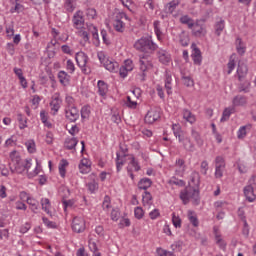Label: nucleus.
I'll return each mask as SVG.
<instances>
[{
  "label": "nucleus",
  "instance_id": "obj_58",
  "mask_svg": "<svg viewBox=\"0 0 256 256\" xmlns=\"http://www.w3.org/2000/svg\"><path fill=\"white\" fill-rule=\"evenodd\" d=\"M78 36L83 39L84 43H89V32L83 30V28L78 30Z\"/></svg>",
  "mask_w": 256,
  "mask_h": 256
},
{
  "label": "nucleus",
  "instance_id": "obj_59",
  "mask_svg": "<svg viewBox=\"0 0 256 256\" xmlns=\"http://www.w3.org/2000/svg\"><path fill=\"white\" fill-rule=\"evenodd\" d=\"M234 70H235V55H232L228 62V75H231V73H233Z\"/></svg>",
  "mask_w": 256,
  "mask_h": 256
},
{
  "label": "nucleus",
  "instance_id": "obj_25",
  "mask_svg": "<svg viewBox=\"0 0 256 256\" xmlns=\"http://www.w3.org/2000/svg\"><path fill=\"white\" fill-rule=\"evenodd\" d=\"M213 231L215 235L216 244L220 247V249L225 251L227 247V243H225L224 239L221 237V233H219V229L217 227H214Z\"/></svg>",
  "mask_w": 256,
  "mask_h": 256
},
{
  "label": "nucleus",
  "instance_id": "obj_60",
  "mask_svg": "<svg viewBox=\"0 0 256 256\" xmlns=\"http://www.w3.org/2000/svg\"><path fill=\"white\" fill-rule=\"evenodd\" d=\"M172 223L176 229H181V218L175 213L172 214Z\"/></svg>",
  "mask_w": 256,
  "mask_h": 256
},
{
  "label": "nucleus",
  "instance_id": "obj_53",
  "mask_svg": "<svg viewBox=\"0 0 256 256\" xmlns=\"http://www.w3.org/2000/svg\"><path fill=\"white\" fill-rule=\"evenodd\" d=\"M125 105L129 109H137V100H133V97L128 95L126 97Z\"/></svg>",
  "mask_w": 256,
  "mask_h": 256
},
{
  "label": "nucleus",
  "instance_id": "obj_52",
  "mask_svg": "<svg viewBox=\"0 0 256 256\" xmlns=\"http://www.w3.org/2000/svg\"><path fill=\"white\" fill-rule=\"evenodd\" d=\"M181 79L186 87H193L195 82L190 76H185V73L181 72Z\"/></svg>",
  "mask_w": 256,
  "mask_h": 256
},
{
  "label": "nucleus",
  "instance_id": "obj_9",
  "mask_svg": "<svg viewBox=\"0 0 256 256\" xmlns=\"http://www.w3.org/2000/svg\"><path fill=\"white\" fill-rule=\"evenodd\" d=\"M72 231L74 233H84L85 229H87V224L85 222V218L81 216H76L72 219Z\"/></svg>",
  "mask_w": 256,
  "mask_h": 256
},
{
  "label": "nucleus",
  "instance_id": "obj_34",
  "mask_svg": "<svg viewBox=\"0 0 256 256\" xmlns=\"http://www.w3.org/2000/svg\"><path fill=\"white\" fill-rule=\"evenodd\" d=\"M179 21L182 25H187L188 29H193L195 26V21L189 15H182Z\"/></svg>",
  "mask_w": 256,
  "mask_h": 256
},
{
  "label": "nucleus",
  "instance_id": "obj_14",
  "mask_svg": "<svg viewBox=\"0 0 256 256\" xmlns=\"http://www.w3.org/2000/svg\"><path fill=\"white\" fill-rule=\"evenodd\" d=\"M65 117L69 123H76L77 120L79 119L80 115L79 114V108H65Z\"/></svg>",
  "mask_w": 256,
  "mask_h": 256
},
{
  "label": "nucleus",
  "instance_id": "obj_7",
  "mask_svg": "<svg viewBox=\"0 0 256 256\" xmlns=\"http://www.w3.org/2000/svg\"><path fill=\"white\" fill-rule=\"evenodd\" d=\"M123 19L129 21V16L125 12H119L115 15L112 25L117 33H125V22Z\"/></svg>",
  "mask_w": 256,
  "mask_h": 256
},
{
  "label": "nucleus",
  "instance_id": "obj_41",
  "mask_svg": "<svg viewBox=\"0 0 256 256\" xmlns=\"http://www.w3.org/2000/svg\"><path fill=\"white\" fill-rule=\"evenodd\" d=\"M154 33L158 39V41H163V32L161 31V22L156 20L153 22Z\"/></svg>",
  "mask_w": 256,
  "mask_h": 256
},
{
  "label": "nucleus",
  "instance_id": "obj_43",
  "mask_svg": "<svg viewBox=\"0 0 256 256\" xmlns=\"http://www.w3.org/2000/svg\"><path fill=\"white\" fill-rule=\"evenodd\" d=\"M188 221L193 225V227H199V219L197 218V214L193 210H188Z\"/></svg>",
  "mask_w": 256,
  "mask_h": 256
},
{
  "label": "nucleus",
  "instance_id": "obj_27",
  "mask_svg": "<svg viewBox=\"0 0 256 256\" xmlns=\"http://www.w3.org/2000/svg\"><path fill=\"white\" fill-rule=\"evenodd\" d=\"M165 89L168 95L173 93V77L166 71L165 74Z\"/></svg>",
  "mask_w": 256,
  "mask_h": 256
},
{
  "label": "nucleus",
  "instance_id": "obj_40",
  "mask_svg": "<svg viewBox=\"0 0 256 256\" xmlns=\"http://www.w3.org/2000/svg\"><path fill=\"white\" fill-rule=\"evenodd\" d=\"M179 5H181V0H172V1H170L166 5L167 13H169L170 15H172V13H175V9H177V7H179Z\"/></svg>",
  "mask_w": 256,
  "mask_h": 256
},
{
  "label": "nucleus",
  "instance_id": "obj_50",
  "mask_svg": "<svg viewBox=\"0 0 256 256\" xmlns=\"http://www.w3.org/2000/svg\"><path fill=\"white\" fill-rule=\"evenodd\" d=\"M25 147H26L28 153H36V151H37V146L35 144V140H33V139L27 140L25 142Z\"/></svg>",
  "mask_w": 256,
  "mask_h": 256
},
{
  "label": "nucleus",
  "instance_id": "obj_26",
  "mask_svg": "<svg viewBox=\"0 0 256 256\" xmlns=\"http://www.w3.org/2000/svg\"><path fill=\"white\" fill-rule=\"evenodd\" d=\"M40 204L42 207V211H44L50 217H53V212H51V201L49 198H41Z\"/></svg>",
  "mask_w": 256,
  "mask_h": 256
},
{
  "label": "nucleus",
  "instance_id": "obj_21",
  "mask_svg": "<svg viewBox=\"0 0 256 256\" xmlns=\"http://www.w3.org/2000/svg\"><path fill=\"white\" fill-rule=\"evenodd\" d=\"M182 117L186 123H190V125H195L197 122V117L195 114L191 113V110L184 108L182 109Z\"/></svg>",
  "mask_w": 256,
  "mask_h": 256
},
{
  "label": "nucleus",
  "instance_id": "obj_56",
  "mask_svg": "<svg viewBox=\"0 0 256 256\" xmlns=\"http://www.w3.org/2000/svg\"><path fill=\"white\" fill-rule=\"evenodd\" d=\"M134 217L139 220L145 217V211L142 207L138 206L134 209Z\"/></svg>",
  "mask_w": 256,
  "mask_h": 256
},
{
  "label": "nucleus",
  "instance_id": "obj_37",
  "mask_svg": "<svg viewBox=\"0 0 256 256\" xmlns=\"http://www.w3.org/2000/svg\"><path fill=\"white\" fill-rule=\"evenodd\" d=\"M233 113H235V108L233 106L225 108L222 113V117L220 119L221 123H225V121H229V119H230L231 115H233Z\"/></svg>",
  "mask_w": 256,
  "mask_h": 256
},
{
  "label": "nucleus",
  "instance_id": "obj_62",
  "mask_svg": "<svg viewBox=\"0 0 256 256\" xmlns=\"http://www.w3.org/2000/svg\"><path fill=\"white\" fill-rule=\"evenodd\" d=\"M122 66L130 72L133 71V69H135V64H133V60L131 59L125 60Z\"/></svg>",
  "mask_w": 256,
  "mask_h": 256
},
{
  "label": "nucleus",
  "instance_id": "obj_11",
  "mask_svg": "<svg viewBox=\"0 0 256 256\" xmlns=\"http://www.w3.org/2000/svg\"><path fill=\"white\" fill-rule=\"evenodd\" d=\"M186 171H187V164L185 162V159L176 158L174 163V173L176 177H185Z\"/></svg>",
  "mask_w": 256,
  "mask_h": 256
},
{
  "label": "nucleus",
  "instance_id": "obj_4",
  "mask_svg": "<svg viewBox=\"0 0 256 256\" xmlns=\"http://www.w3.org/2000/svg\"><path fill=\"white\" fill-rule=\"evenodd\" d=\"M180 199L184 205H187V203H189L191 199L194 202V205H197L200 201L199 188L187 186L184 190L180 192Z\"/></svg>",
  "mask_w": 256,
  "mask_h": 256
},
{
  "label": "nucleus",
  "instance_id": "obj_57",
  "mask_svg": "<svg viewBox=\"0 0 256 256\" xmlns=\"http://www.w3.org/2000/svg\"><path fill=\"white\" fill-rule=\"evenodd\" d=\"M66 71H68L70 75H73V73H75V63L73 62V60L68 59L66 61Z\"/></svg>",
  "mask_w": 256,
  "mask_h": 256
},
{
  "label": "nucleus",
  "instance_id": "obj_33",
  "mask_svg": "<svg viewBox=\"0 0 256 256\" xmlns=\"http://www.w3.org/2000/svg\"><path fill=\"white\" fill-rule=\"evenodd\" d=\"M191 137L192 139H194L196 145H198V147H203L204 141L203 138L201 137V134L195 129V128H191Z\"/></svg>",
  "mask_w": 256,
  "mask_h": 256
},
{
  "label": "nucleus",
  "instance_id": "obj_49",
  "mask_svg": "<svg viewBox=\"0 0 256 256\" xmlns=\"http://www.w3.org/2000/svg\"><path fill=\"white\" fill-rule=\"evenodd\" d=\"M82 121H87L91 115V107L83 106L80 111Z\"/></svg>",
  "mask_w": 256,
  "mask_h": 256
},
{
  "label": "nucleus",
  "instance_id": "obj_61",
  "mask_svg": "<svg viewBox=\"0 0 256 256\" xmlns=\"http://www.w3.org/2000/svg\"><path fill=\"white\" fill-rule=\"evenodd\" d=\"M90 29H92V37L95 41V45H99V32L97 31V27L92 25L90 26Z\"/></svg>",
  "mask_w": 256,
  "mask_h": 256
},
{
  "label": "nucleus",
  "instance_id": "obj_13",
  "mask_svg": "<svg viewBox=\"0 0 256 256\" xmlns=\"http://www.w3.org/2000/svg\"><path fill=\"white\" fill-rule=\"evenodd\" d=\"M139 63H140V70L142 71L139 77L141 81H145V71H147L148 69H151V67H153V64L151 63V61H149V59L146 56H141Z\"/></svg>",
  "mask_w": 256,
  "mask_h": 256
},
{
  "label": "nucleus",
  "instance_id": "obj_36",
  "mask_svg": "<svg viewBox=\"0 0 256 256\" xmlns=\"http://www.w3.org/2000/svg\"><path fill=\"white\" fill-rule=\"evenodd\" d=\"M32 213H38L39 211V201H37V199L33 198V197H27V202H26Z\"/></svg>",
  "mask_w": 256,
  "mask_h": 256
},
{
  "label": "nucleus",
  "instance_id": "obj_35",
  "mask_svg": "<svg viewBox=\"0 0 256 256\" xmlns=\"http://www.w3.org/2000/svg\"><path fill=\"white\" fill-rule=\"evenodd\" d=\"M67 167H69V162L66 159H62L58 165L59 174L62 179H65V175L67 174Z\"/></svg>",
  "mask_w": 256,
  "mask_h": 256
},
{
  "label": "nucleus",
  "instance_id": "obj_5",
  "mask_svg": "<svg viewBox=\"0 0 256 256\" xmlns=\"http://www.w3.org/2000/svg\"><path fill=\"white\" fill-rule=\"evenodd\" d=\"M97 57L101 65H103L107 71H110V73H117V69H119V63L107 57V53L105 51H99L97 53Z\"/></svg>",
  "mask_w": 256,
  "mask_h": 256
},
{
  "label": "nucleus",
  "instance_id": "obj_47",
  "mask_svg": "<svg viewBox=\"0 0 256 256\" xmlns=\"http://www.w3.org/2000/svg\"><path fill=\"white\" fill-rule=\"evenodd\" d=\"M229 206V202L223 201V200H218L214 202V209L216 211H225L227 207Z\"/></svg>",
  "mask_w": 256,
  "mask_h": 256
},
{
  "label": "nucleus",
  "instance_id": "obj_18",
  "mask_svg": "<svg viewBox=\"0 0 256 256\" xmlns=\"http://www.w3.org/2000/svg\"><path fill=\"white\" fill-rule=\"evenodd\" d=\"M57 78L63 87H68V85L71 84V75H69L65 70H60L57 74Z\"/></svg>",
  "mask_w": 256,
  "mask_h": 256
},
{
  "label": "nucleus",
  "instance_id": "obj_54",
  "mask_svg": "<svg viewBox=\"0 0 256 256\" xmlns=\"http://www.w3.org/2000/svg\"><path fill=\"white\" fill-rule=\"evenodd\" d=\"M86 17L90 21L97 19V10H95V8H88L86 10Z\"/></svg>",
  "mask_w": 256,
  "mask_h": 256
},
{
  "label": "nucleus",
  "instance_id": "obj_6",
  "mask_svg": "<svg viewBox=\"0 0 256 256\" xmlns=\"http://www.w3.org/2000/svg\"><path fill=\"white\" fill-rule=\"evenodd\" d=\"M75 60L82 73L85 75H89V73H91V67L89 66V56H87L85 52H77Z\"/></svg>",
  "mask_w": 256,
  "mask_h": 256
},
{
  "label": "nucleus",
  "instance_id": "obj_64",
  "mask_svg": "<svg viewBox=\"0 0 256 256\" xmlns=\"http://www.w3.org/2000/svg\"><path fill=\"white\" fill-rule=\"evenodd\" d=\"M111 207V197L105 196L102 202V208L104 211H107Z\"/></svg>",
  "mask_w": 256,
  "mask_h": 256
},
{
  "label": "nucleus",
  "instance_id": "obj_31",
  "mask_svg": "<svg viewBox=\"0 0 256 256\" xmlns=\"http://www.w3.org/2000/svg\"><path fill=\"white\" fill-rule=\"evenodd\" d=\"M247 104V97L242 95H237L232 100V107H243V105Z\"/></svg>",
  "mask_w": 256,
  "mask_h": 256
},
{
  "label": "nucleus",
  "instance_id": "obj_38",
  "mask_svg": "<svg viewBox=\"0 0 256 256\" xmlns=\"http://www.w3.org/2000/svg\"><path fill=\"white\" fill-rule=\"evenodd\" d=\"M77 143H79V140L77 138H66L64 142V147L68 149V151H71L77 147Z\"/></svg>",
  "mask_w": 256,
  "mask_h": 256
},
{
  "label": "nucleus",
  "instance_id": "obj_2",
  "mask_svg": "<svg viewBox=\"0 0 256 256\" xmlns=\"http://www.w3.org/2000/svg\"><path fill=\"white\" fill-rule=\"evenodd\" d=\"M133 47L138 53H145L146 55H153L159 49V45L153 41L151 36H142L135 41Z\"/></svg>",
  "mask_w": 256,
  "mask_h": 256
},
{
  "label": "nucleus",
  "instance_id": "obj_16",
  "mask_svg": "<svg viewBox=\"0 0 256 256\" xmlns=\"http://www.w3.org/2000/svg\"><path fill=\"white\" fill-rule=\"evenodd\" d=\"M96 177L97 176H95V174H90L88 176V179H90V181L86 184L89 193H91L92 195H95V193L99 191V182H97Z\"/></svg>",
  "mask_w": 256,
  "mask_h": 256
},
{
  "label": "nucleus",
  "instance_id": "obj_17",
  "mask_svg": "<svg viewBox=\"0 0 256 256\" xmlns=\"http://www.w3.org/2000/svg\"><path fill=\"white\" fill-rule=\"evenodd\" d=\"M192 48V59L194 62V65H201V63H203V56H201V50H199V48H197V45L192 44L191 45Z\"/></svg>",
  "mask_w": 256,
  "mask_h": 256
},
{
  "label": "nucleus",
  "instance_id": "obj_28",
  "mask_svg": "<svg viewBox=\"0 0 256 256\" xmlns=\"http://www.w3.org/2000/svg\"><path fill=\"white\" fill-rule=\"evenodd\" d=\"M248 71L249 69L247 68V64L241 62L238 63L237 75L239 81H241L243 78L247 76Z\"/></svg>",
  "mask_w": 256,
  "mask_h": 256
},
{
  "label": "nucleus",
  "instance_id": "obj_12",
  "mask_svg": "<svg viewBox=\"0 0 256 256\" xmlns=\"http://www.w3.org/2000/svg\"><path fill=\"white\" fill-rule=\"evenodd\" d=\"M129 159L130 162L128 163L127 166V173L133 181L135 179V175L133 174V172L141 171V165H139V161H137V159H135L134 156H131Z\"/></svg>",
  "mask_w": 256,
  "mask_h": 256
},
{
  "label": "nucleus",
  "instance_id": "obj_32",
  "mask_svg": "<svg viewBox=\"0 0 256 256\" xmlns=\"http://www.w3.org/2000/svg\"><path fill=\"white\" fill-rule=\"evenodd\" d=\"M224 29H225V20H223V18H220L219 21H216L214 25L215 35H217V37H221V34L223 33Z\"/></svg>",
  "mask_w": 256,
  "mask_h": 256
},
{
  "label": "nucleus",
  "instance_id": "obj_23",
  "mask_svg": "<svg viewBox=\"0 0 256 256\" xmlns=\"http://www.w3.org/2000/svg\"><path fill=\"white\" fill-rule=\"evenodd\" d=\"M192 35H194V37H205V35H207V29L201 24L194 23V26L192 27Z\"/></svg>",
  "mask_w": 256,
  "mask_h": 256
},
{
  "label": "nucleus",
  "instance_id": "obj_15",
  "mask_svg": "<svg viewBox=\"0 0 256 256\" xmlns=\"http://www.w3.org/2000/svg\"><path fill=\"white\" fill-rule=\"evenodd\" d=\"M63 103V100L61 99V94L55 93L52 96V100L50 102L51 111L53 112V115L56 113H59V109H61V104Z\"/></svg>",
  "mask_w": 256,
  "mask_h": 256
},
{
  "label": "nucleus",
  "instance_id": "obj_63",
  "mask_svg": "<svg viewBox=\"0 0 256 256\" xmlns=\"http://www.w3.org/2000/svg\"><path fill=\"white\" fill-rule=\"evenodd\" d=\"M215 167L225 168V158L223 156H217L214 160Z\"/></svg>",
  "mask_w": 256,
  "mask_h": 256
},
{
  "label": "nucleus",
  "instance_id": "obj_51",
  "mask_svg": "<svg viewBox=\"0 0 256 256\" xmlns=\"http://www.w3.org/2000/svg\"><path fill=\"white\" fill-rule=\"evenodd\" d=\"M77 106L75 105V98L72 96L66 95L65 97V109H73L76 108Z\"/></svg>",
  "mask_w": 256,
  "mask_h": 256
},
{
  "label": "nucleus",
  "instance_id": "obj_29",
  "mask_svg": "<svg viewBox=\"0 0 256 256\" xmlns=\"http://www.w3.org/2000/svg\"><path fill=\"white\" fill-rule=\"evenodd\" d=\"M191 42V39L189 38V33L185 30H183L179 34V43L182 47H189V43Z\"/></svg>",
  "mask_w": 256,
  "mask_h": 256
},
{
  "label": "nucleus",
  "instance_id": "obj_1",
  "mask_svg": "<svg viewBox=\"0 0 256 256\" xmlns=\"http://www.w3.org/2000/svg\"><path fill=\"white\" fill-rule=\"evenodd\" d=\"M9 157L11 160L10 170L13 173H18L19 175H21V173H25V171H27L28 179H33V177H37V175H39V173L43 171V169L41 168V163L37 158L35 159L36 167L34 171L29 172V170L33 165V163H31L32 161L31 159H26V160L21 159V154H19L17 150H13L12 152H10Z\"/></svg>",
  "mask_w": 256,
  "mask_h": 256
},
{
  "label": "nucleus",
  "instance_id": "obj_45",
  "mask_svg": "<svg viewBox=\"0 0 256 256\" xmlns=\"http://www.w3.org/2000/svg\"><path fill=\"white\" fill-rule=\"evenodd\" d=\"M125 155L119 154V152L116 153V170L117 173L123 169V166L125 165Z\"/></svg>",
  "mask_w": 256,
  "mask_h": 256
},
{
  "label": "nucleus",
  "instance_id": "obj_22",
  "mask_svg": "<svg viewBox=\"0 0 256 256\" xmlns=\"http://www.w3.org/2000/svg\"><path fill=\"white\" fill-rule=\"evenodd\" d=\"M244 197L249 201V203H253L256 199L255 189L251 184L247 185L243 189Z\"/></svg>",
  "mask_w": 256,
  "mask_h": 256
},
{
  "label": "nucleus",
  "instance_id": "obj_20",
  "mask_svg": "<svg viewBox=\"0 0 256 256\" xmlns=\"http://www.w3.org/2000/svg\"><path fill=\"white\" fill-rule=\"evenodd\" d=\"M158 60L162 65H169L171 63V54L167 50L159 49L157 52Z\"/></svg>",
  "mask_w": 256,
  "mask_h": 256
},
{
  "label": "nucleus",
  "instance_id": "obj_24",
  "mask_svg": "<svg viewBox=\"0 0 256 256\" xmlns=\"http://www.w3.org/2000/svg\"><path fill=\"white\" fill-rule=\"evenodd\" d=\"M201 185V176L199 172L193 171L190 175L189 187H199Z\"/></svg>",
  "mask_w": 256,
  "mask_h": 256
},
{
  "label": "nucleus",
  "instance_id": "obj_39",
  "mask_svg": "<svg viewBox=\"0 0 256 256\" xmlns=\"http://www.w3.org/2000/svg\"><path fill=\"white\" fill-rule=\"evenodd\" d=\"M64 9L67 13H73L77 9V0H65Z\"/></svg>",
  "mask_w": 256,
  "mask_h": 256
},
{
  "label": "nucleus",
  "instance_id": "obj_30",
  "mask_svg": "<svg viewBox=\"0 0 256 256\" xmlns=\"http://www.w3.org/2000/svg\"><path fill=\"white\" fill-rule=\"evenodd\" d=\"M79 171L82 173V175H87V173H90L91 171V164L89 163V160L83 159L81 160L79 164Z\"/></svg>",
  "mask_w": 256,
  "mask_h": 256
},
{
  "label": "nucleus",
  "instance_id": "obj_3",
  "mask_svg": "<svg viewBox=\"0 0 256 256\" xmlns=\"http://www.w3.org/2000/svg\"><path fill=\"white\" fill-rule=\"evenodd\" d=\"M172 130L174 137L178 139V142L181 143L186 151H193V149H195V145L191 142V138L185 136V132L181 130V126H179V124H173Z\"/></svg>",
  "mask_w": 256,
  "mask_h": 256
},
{
  "label": "nucleus",
  "instance_id": "obj_44",
  "mask_svg": "<svg viewBox=\"0 0 256 256\" xmlns=\"http://www.w3.org/2000/svg\"><path fill=\"white\" fill-rule=\"evenodd\" d=\"M151 185H153V181H151V179L142 178L138 182V189H143L144 191H147V189H149V187H151Z\"/></svg>",
  "mask_w": 256,
  "mask_h": 256
},
{
  "label": "nucleus",
  "instance_id": "obj_46",
  "mask_svg": "<svg viewBox=\"0 0 256 256\" xmlns=\"http://www.w3.org/2000/svg\"><path fill=\"white\" fill-rule=\"evenodd\" d=\"M236 51L238 55H245V51H247V48L245 47V44L241 38L236 39Z\"/></svg>",
  "mask_w": 256,
  "mask_h": 256
},
{
  "label": "nucleus",
  "instance_id": "obj_48",
  "mask_svg": "<svg viewBox=\"0 0 256 256\" xmlns=\"http://www.w3.org/2000/svg\"><path fill=\"white\" fill-rule=\"evenodd\" d=\"M251 129V126H241L237 131V137L238 139H245L247 137V131Z\"/></svg>",
  "mask_w": 256,
  "mask_h": 256
},
{
  "label": "nucleus",
  "instance_id": "obj_42",
  "mask_svg": "<svg viewBox=\"0 0 256 256\" xmlns=\"http://www.w3.org/2000/svg\"><path fill=\"white\" fill-rule=\"evenodd\" d=\"M142 203L144 207H151V205H153V196L149 192L145 191L142 194Z\"/></svg>",
  "mask_w": 256,
  "mask_h": 256
},
{
  "label": "nucleus",
  "instance_id": "obj_10",
  "mask_svg": "<svg viewBox=\"0 0 256 256\" xmlns=\"http://www.w3.org/2000/svg\"><path fill=\"white\" fill-rule=\"evenodd\" d=\"M159 119H161V109L154 107L147 112L144 121L148 125H153V123H155V121H159Z\"/></svg>",
  "mask_w": 256,
  "mask_h": 256
},
{
  "label": "nucleus",
  "instance_id": "obj_8",
  "mask_svg": "<svg viewBox=\"0 0 256 256\" xmlns=\"http://www.w3.org/2000/svg\"><path fill=\"white\" fill-rule=\"evenodd\" d=\"M72 25L74 29L81 30L85 28V13L77 10L72 17Z\"/></svg>",
  "mask_w": 256,
  "mask_h": 256
},
{
  "label": "nucleus",
  "instance_id": "obj_55",
  "mask_svg": "<svg viewBox=\"0 0 256 256\" xmlns=\"http://www.w3.org/2000/svg\"><path fill=\"white\" fill-rule=\"evenodd\" d=\"M17 119L19 122V129H27V118H24L23 114H18Z\"/></svg>",
  "mask_w": 256,
  "mask_h": 256
},
{
  "label": "nucleus",
  "instance_id": "obj_19",
  "mask_svg": "<svg viewBox=\"0 0 256 256\" xmlns=\"http://www.w3.org/2000/svg\"><path fill=\"white\" fill-rule=\"evenodd\" d=\"M97 93L103 99H107V93H109V85L103 80L97 82Z\"/></svg>",
  "mask_w": 256,
  "mask_h": 256
}]
</instances>
